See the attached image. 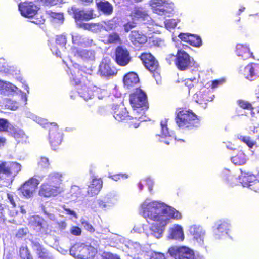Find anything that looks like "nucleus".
Wrapping results in <instances>:
<instances>
[{
    "label": "nucleus",
    "instance_id": "nucleus-1",
    "mask_svg": "<svg viewBox=\"0 0 259 259\" xmlns=\"http://www.w3.org/2000/svg\"><path fill=\"white\" fill-rule=\"evenodd\" d=\"M92 70L85 66L75 68L71 71L70 79L75 85H81L78 93L84 100H88L94 96L92 84L88 80V76L91 74Z\"/></svg>",
    "mask_w": 259,
    "mask_h": 259
},
{
    "label": "nucleus",
    "instance_id": "nucleus-2",
    "mask_svg": "<svg viewBox=\"0 0 259 259\" xmlns=\"http://www.w3.org/2000/svg\"><path fill=\"white\" fill-rule=\"evenodd\" d=\"M175 120L182 130H193L200 125L199 117L192 110L184 107L177 108Z\"/></svg>",
    "mask_w": 259,
    "mask_h": 259
},
{
    "label": "nucleus",
    "instance_id": "nucleus-3",
    "mask_svg": "<svg viewBox=\"0 0 259 259\" xmlns=\"http://www.w3.org/2000/svg\"><path fill=\"white\" fill-rule=\"evenodd\" d=\"M145 205H148V203H143L141 205L142 214L144 218L154 221L151 227V233L156 238H159L162 236L165 226L167 224V220L160 216L156 210L148 209V207L145 206Z\"/></svg>",
    "mask_w": 259,
    "mask_h": 259
},
{
    "label": "nucleus",
    "instance_id": "nucleus-4",
    "mask_svg": "<svg viewBox=\"0 0 259 259\" xmlns=\"http://www.w3.org/2000/svg\"><path fill=\"white\" fill-rule=\"evenodd\" d=\"M129 101L135 113H138V109H140L141 113L145 114L149 108L147 95L140 88H136L130 94Z\"/></svg>",
    "mask_w": 259,
    "mask_h": 259
},
{
    "label": "nucleus",
    "instance_id": "nucleus-5",
    "mask_svg": "<svg viewBox=\"0 0 259 259\" xmlns=\"http://www.w3.org/2000/svg\"><path fill=\"white\" fill-rule=\"evenodd\" d=\"M144 206L148 207V209L156 210L160 216L167 220V223L170 218L178 220L182 218L181 214L178 211L165 205L163 203L152 201Z\"/></svg>",
    "mask_w": 259,
    "mask_h": 259
},
{
    "label": "nucleus",
    "instance_id": "nucleus-6",
    "mask_svg": "<svg viewBox=\"0 0 259 259\" xmlns=\"http://www.w3.org/2000/svg\"><path fill=\"white\" fill-rule=\"evenodd\" d=\"M240 73L244 77L251 81L252 88L255 90L259 91V63H250L240 70Z\"/></svg>",
    "mask_w": 259,
    "mask_h": 259
},
{
    "label": "nucleus",
    "instance_id": "nucleus-7",
    "mask_svg": "<svg viewBox=\"0 0 259 259\" xmlns=\"http://www.w3.org/2000/svg\"><path fill=\"white\" fill-rule=\"evenodd\" d=\"M44 127L49 131V140L52 148L56 150L60 145L63 140V133L55 122H45Z\"/></svg>",
    "mask_w": 259,
    "mask_h": 259
},
{
    "label": "nucleus",
    "instance_id": "nucleus-8",
    "mask_svg": "<svg viewBox=\"0 0 259 259\" xmlns=\"http://www.w3.org/2000/svg\"><path fill=\"white\" fill-rule=\"evenodd\" d=\"M175 64L179 70L185 71L192 67L194 61L186 52L179 50L175 55Z\"/></svg>",
    "mask_w": 259,
    "mask_h": 259
},
{
    "label": "nucleus",
    "instance_id": "nucleus-9",
    "mask_svg": "<svg viewBox=\"0 0 259 259\" xmlns=\"http://www.w3.org/2000/svg\"><path fill=\"white\" fill-rule=\"evenodd\" d=\"M29 224L39 235H47L51 232L47 221L39 215L33 216L29 221Z\"/></svg>",
    "mask_w": 259,
    "mask_h": 259
},
{
    "label": "nucleus",
    "instance_id": "nucleus-10",
    "mask_svg": "<svg viewBox=\"0 0 259 259\" xmlns=\"http://www.w3.org/2000/svg\"><path fill=\"white\" fill-rule=\"evenodd\" d=\"M145 67L153 74L158 73L159 71L158 61L150 53L143 52L139 56Z\"/></svg>",
    "mask_w": 259,
    "mask_h": 259
},
{
    "label": "nucleus",
    "instance_id": "nucleus-11",
    "mask_svg": "<svg viewBox=\"0 0 259 259\" xmlns=\"http://www.w3.org/2000/svg\"><path fill=\"white\" fill-rule=\"evenodd\" d=\"M168 253L175 259H194V251L186 246H172L168 250Z\"/></svg>",
    "mask_w": 259,
    "mask_h": 259
},
{
    "label": "nucleus",
    "instance_id": "nucleus-12",
    "mask_svg": "<svg viewBox=\"0 0 259 259\" xmlns=\"http://www.w3.org/2000/svg\"><path fill=\"white\" fill-rule=\"evenodd\" d=\"M114 61L120 66H125L131 61L128 50L122 46H117L114 52Z\"/></svg>",
    "mask_w": 259,
    "mask_h": 259
},
{
    "label": "nucleus",
    "instance_id": "nucleus-13",
    "mask_svg": "<svg viewBox=\"0 0 259 259\" xmlns=\"http://www.w3.org/2000/svg\"><path fill=\"white\" fill-rule=\"evenodd\" d=\"M39 184V182L37 179L31 178L22 185L19 190L24 197L30 198L32 196Z\"/></svg>",
    "mask_w": 259,
    "mask_h": 259
},
{
    "label": "nucleus",
    "instance_id": "nucleus-14",
    "mask_svg": "<svg viewBox=\"0 0 259 259\" xmlns=\"http://www.w3.org/2000/svg\"><path fill=\"white\" fill-rule=\"evenodd\" d=\"M18 7L21 14L26 18H33L38 10V8L32 2L20 3Z\"/></svg>",
    "mask_w": 259,
    "mask_h": 259
},
{
    "label": "nucleus",
    "instance_id": "nucleus-15",
    "mask_svg": "<svg viewBox=\"0 0 259 259\" xmlns=\"http://www.w3.org/2000/svg\"><path fill=\"white\" fill-rule=\"evenodd\" d=\"M60 192V186L53 185L46 182L42 183L40 186L38 194L41 197L48 198L55 196Z\"/></svg>",
    "mask_w": 259,
    "mask_h": 259
},
{
    "label": "nucleus",
    "instance_id": "nucleus-16",
    "mask_svg": "<svg viewBox=\"0 0 259 259\" xmlns=\"http://www.w3.org/2000/svg\"><path fill=\"white\" fill-rule=\"evenodd\" d=\"M21 170V165L18 162L7 163L4 161V174L11 179H13Z\"/></svg>",
    "mask_w": 259,
    "mask_h": 259
},
{
    "label": "nucleus",
    "instance_id": "nucleus-17",
    "mask_svg": "<svg viewBox=\"0 0 259 259\" xmlns=\"http://www.w3.org/2000/svg\"><path fill=\"white\" fill-rule=\"evenodd\" d=\"M129 38L132 44L137 48L142 47L147 41V36L138 30L132 31Z\"/></svg>",
    "mask_w": 259,
    "mask_h": 259
},
{
    "label": "nucleus",
    "instance_id": "nucleus-18",
    "mask_svg": "<svg viewBox=\"0 0 259 259\" xmlns=\"http://www.w3.org/2000/svg\"><path fill=\"white\" fill-rule=\"evenodd\" d=\"M178 36L182 41L195 47H199L202 44L201 37L195 34L181 33Z\"/></svg>",
    "mask_w": 259,
    "mask_h": 259
},
{
    "label": "nucleus",
    "instance_id": "nucleus-19",
    "mask_svg": "<svg viewBox=\"0 0 259 259\" xmlns=\"http://www.w3.org/2000/svg\"><path fill=\"white\" fill-rule=\"evenodd\" d=\"M75 253V255L80 259H89L93 256L91 253L90 249H93L94 248L87 245H78L74 247Z\"/></svg>",
    "mask_w": 259,
    "mask_h": 259
},
{
    "label": "nucleus",
    "instance_id": "nucleus-20",
    "mask_svg": "<svg viewBox=\"0 0 259 259\" xmlns=\"http://www.w3.org/2000/svg\"><path fill=\"white\" fill-rule=\"evenodd\" d=\"M99 72L102 76L107 77L114 76L117 73V69L109 62H102L99 66Z\"/></svg>",
    "mask_w": 259,
    "mask_h": 259
},
{
    "label": "nucleus",
    "instance_id": "nucleus-21",
    "mask_svg": "<svg viewBox=\"0 0 259 259\" xmlns=\"http://www.w3.org/2000/svg\"><path fill=\"white\" fill-rule=\"evenodd\" d=\"M236 53L237 55L241 57L243 60H247L250 58L254 59L252 52H251L249 48L242 44H238L236 46Z\"/></svg>",
    "mask_w": 259,
    "mask_h": 259
},
{
    "label": "nucleus",
    "instance_id": "nucleus-22",
    "mask_svg": "<svg viewBox=\"0 0 259 259\" xmlns=\"http://www.w3.org/2000/svg\"><path fill=\"white\" fill-rule=\"evenodd\" d=\"M113 116L118 121L128 120L130 117L126 108L123 106H115L114 107Z\"/></svg>",
    "mask_w": 259,
    "mask_h": 259
},
{
    "label": "nucleus",
    "instance_id": "nucleus-23",
    "mask_svg": "<svg viewBox=\"0 0 259 259\" xmlns=\"http://www.w3.org/2000/svg\"><path fill=\"white\" fill-rule=\"evenodd\" d=\"M123 82L125 87L127 89H130L139 82V78L137 73L130 72L124 76Z\"/></svg>",
    "mask_w": 259,
    "mask_h": 259
},
{
    "label": "nucleus",
    "instance_id": "nucleus-24",
    "mask_svg": "<svg viewBox=\"0 0 259 259\" xmlns=\"http://www.w3.org/2000/svg\"><path fill=\"white\" fill-rule=\"evenodd\" d=\"M103 181L101 178H94L89 186L87 193L91 196L97 195L102 188Z\"/></svg>",
    "mask_w": 259,
    "mask_h": 259
},
{
    "label": "nucleus",
    "instance_id": "nucleus-25",
    "mask_svg": "<svg viewBox=\"0 0 259 259\" xmlns=\"http://www.w3.org/2000/svg\"><path fill=\"white\" fill-rule=\"evenodd\" d=\"M97 8L99 11L102 12L103 14L109 15L113 12V7L108 1L101 0L97 1L96 3Z\"/></svg>",
    "mask_w": 259,
    "mask_h": 259
},
{
    "label": "nucleus",
    "instance_id": "nucleus-26",
    "mask_svg": "<svg viewBox=\"0 0 259 259\" xmlns=\"http://www.w3.org/2000/svg\"><path fill=\"white\" fill-rule=\"evenodd\" d=\"M133 21L147 20L149 15L142 8L135 7L130 15Z\"/></svg>",
    "mask_w": 259,
    "mask_h": 259
},
{
    "label": "nucleus",
    "instance_id": "nucleus-27",
    "mask_svg": "<svg viewBox=\"0 0 259 259\" xmlns=\"http://www.w3.org/2000/svg\"><path fill=\"white\" fill-rule=\"evenodd\" d=\"M214 96L209 92H199L196 94V101L199 104L206 105L208 102L212 101Z\"/></svg>",
    "mask_w": 259,
    "mask_h": 259
},
{
    "label": "nucleus",
    "instance_id": "nucleus-28",
    "mask_svg": "<svg viewBox=\"0 0 259 259\" xmlns=\"http://www.w3.org/2000/svg\"><path fill=\"white\" fill-rule=\"evenodd\" d=\"M160 126H161V135L160 136L162 138H169L168 141L166 140H162L161 141L163 142L165 144L169 145L170 144V141L172 140V138L171 136L170 132L168 128V119H164L160 121Z\"/></svg>",
    "mask_w": 259,
    "mask_h": 259
},
{
    "label": "nucleus",
    "instance_id": "nucleus-29",
    "mask_svg": "<svg viewBox=\"0 0 259 259\" xmlns=\"http://www.w3.org/2000/svg\"><path fill=\"white\" fill-rule=\"evenodd\" d=\"M168 238L171 239H174L179 241H183L184 235L182 227L177 225L171 229V232L168 236Z\"/></svg>",
    "mask_w": 259,
    "mask_h": 259
},
{
    "label": "nucleus",
    "instance_id": "nucleus-30",
    "mask_svg": "<svg viewBox=\"0 0 259 259\" xmlns=\"http://www.w3.org/2000/svg\"><path fill=\"white\" fill-rule=\"evenodd\" d=\"M36 247V253L38 259H55L52 254L42 246L38 244Z\"/></svg>",
    "mask_w": 259,
    "mask_h": 259
},
{
    "label": "nucleus",
    "instance_id": "nucleus-31",
    "mask_svg": "<svg viewBox=\"0 0 259 259\" xmlns=\"http://www.w3.org/2000/svg\"><path fill=\"white\" fill-rule=\"evenodd\" d=\"M95 52L92 50L76 49L75 56L79 57L84 60L92 59L94 58Z\"/></svg>",
    "mask_w": 259,
    "mask_h": 259
},
{
    "label": "nucleus",
    "instance_id": "nucleus-32",
    "mask_svg": "<svg viewBox=\"0 0 259 259\" xmlns=\"http://www.w3.org/2000/svg\"><path fill=\"white\" fill-rule=\"evenodd\" d=\"M62 175L61 173L53 172L48 175L47 182L53 185L60 186L62 182Z\"/></svg>",
    "mask_w": 259,
    "mask_h": 259
},
{
    "label": "nucleus",
    "instance_id": "nucleus-33",
    "mask_svg": "<svg viewBox=\"0 0 259 259\" xmlns=\"http://www.w3.org/2000/svg\"><path fill=\"white\" fill-rule=\"evenodd\" d=\"M247 160V156L242 151H239L235 156L231 158L232 162L236 165L245 164Z\"/></svg>",
    "mask_w": 259,
    "mask_h": 259
},
{
    "label": "nucleus",
    "instance_id": "nucleus-34",
    "mask_svg": "<svg viewBox=\"0 0 259 259\" xmlns=\"http://www.w3.org/2000/svg\"><path fill=\"white\" fill-rule=\"evenodd\" d=\"M230 224L228 221L225 220H220L218 222L217 227L215 233L216 235H220V233L228 234L229 230Z\"/></svg>",
    "mask_w": 259,
    "mask_h": 259
},
{
    "label": "nucleus",
    "instance_id": "nucleus-35",
    "mask_svg": "<svg viewBox=\"0 0 259 259\" xmlns=\"http://www.w3.org/2000/svg\"><path fill=\"white\" fill-rule=\"evenodd\" d=\"M135 117L130 118L129 117V121L128 122V125L131 128H137L139 127L140 121L143 119V116L144 114L140 113V114L135 113V111H134Z\"/></svg>",
    "mask_w": 259,
    "mask_h": 259
},
{
    "label": "nucleus",
    "instance_id": "nucleus-36",
    "mask_svg": "<svg viewBox=\"0 0 259 259\" xmlns=\"http://www.w3.org/2000/svg\"><path fill=\"white\" fill-rule=\"evenodd\" d=\"M160 1L159 0L151 1V5L153 8L154 12L160 15H164L166 13V10L162 6H159Z\"/></svg>",
    "mask_w": 259,
    "mask_h": 259
},
{
    "label": "nucleus",
    "instance_id": "nucleus-37",
    "mask_svg": "<svg viewBox=\"0 0 259 259\" xmlns=\"http://www.w3.org/2000/svg\"><path fill=\"white\" fill-rule=\"evenodd\" d=\"M68 12L72 16L76 21L81 20L83 10H79L75 6H72L70 8H68Z\"/></svg>",
    "mask_w": 259,
    "mask_h": 259
},
{
    "label": "nucleus",
    "instance_id": "nucleus-38",
    "mask_svg": "<svg viewBox=\"0 0 259 259\" xmlns=\"http://www.w3.org/2000/svg\"><path fill=\"white\" fill-rule=\"evenodd\" d=\"M11 134L12 136L18 143L23 142L26 138V134L21 130H14Z\"/></svg>",
    "mask_w": 259,
    "mask_h": 259
},
{
    "label": "nucleus",
    "instance_id": "nucleus-39",
    "mask_svg": "<svg viewBox=\"0 0 259 259\" xmlns=\"http://www.w3.org/2000/svg\"><path fill=\"white\" fill-rule=\"evenodd\" d=\"M49 16L54 20L62 23L64 20V14L61 12H55L49 11L48 12Z\"/></svg>",
    "mask_w": 259,
    "mask_h": 259
},
{
    "label": "nucleus",
    "instance_id": "nucleus-40",
    "mask_svg": "<svg viewBox=\"0 0 259 259\" xmlns=\"http://www.w3.org/2000/svg\"><path fill=\"white\" fill-rule=\"evenodd\" d=\"M237 103L239 106L243 109L250 110L251 112H253L254 109L251 103L247 101L239 99L237 100Z\"/></svg>",
    "mask_w": 259,
    "mask_h": 259
},
{
    "label": "nucleus",
    "instance_id": "nucleus-41",
    "mask_svg": "<svg viewBox=\"0 0 259 259\" xmlns=\"http://www.w3.org/2000/svg\"><path fill=\"white\" fill-rule=\"evenodd\" d=\"M198 82V79L195 77H193L192 78H187L185 80H183L182 82V83L187 87L189 90H190L192 88L194 87L195 84H196Z\"/></svg>",
    "mask_w": 259,
    "mask_h": 259
},
{
    "label": "nucleus",
    "instance_id": "nucleus-42",
    "mask_svg": "<svg viewBox=\"0 0 259 259\" xmlns=\"http://www.w3.org/2000/svg\"><path fill=\"white\" fill-rule=\"evenodd\" d=\"M238 139L241 142L245 143L250 148H252L255 144V142L252 140L249 136L240 135L238 136Z\"/></svg>",
    "mask_w": 259,
    "mask_h": 259
},
{
    "label": "nucleus",
    "instance_id": "nucleus-43",
    "mask_svg": "<svg viewBox=\"0 0 259 259\" xmlns=\"http://www.w3.org/2000/svg\"><path fill=\"white\" fill-rule=\"evenodd\" d=\"M245 175H247V176L250 177V180H248V179H247L246 176H244V179L245 180H243V182L246 183L249 187H251V186H253V185L258 184V182H254L255 180V177L253 174H250L249 172L244 173Z\"/></svg>",
    "mask_w": 259,
    "mask_h": 259
},
{
    "label": "nucleus",
    "instance_id": "nucleus-44",
    "mask_svg": "<svg viewBox=\"0 0 259 259\" xmlns=\"http://www.w3.org/2000/svg\"><path fill=\"white\" fill-rule=\"evenodd\" d=\"M20 259H33L27 248L22 247L19 250Z\"/></svg>",
    "mask_w": 259,
    "mask_h": 259
},
{
    "label": "nucleus",
    "instance_id": "nucleus-45",
    "mask_svg": "<svg viewBox=\"0 0 259 259\" xmlns=\"http://www.w3.org/2000/svg\"><path fill=\"white\" fill-rule=\"evenodd\" d=\"M94 11L93 9H90L86 12L83 10L81 20L88 21L94 18L95 17Z\"/></svg>",
    "mask_w": 259,
    "mask_h": 259
},
{
    "label": "nucleus",
    "instance_id": "nucleus-46",
    "mask_svg": "<svg viewBox=\"0 0 259 259\" xmlns=\"http://www.w3.org/2000/svg\"><path fill=\"white\" fill-rule=\"evenodd\" d=\"M81 223L82 226L83 227L84 229L86 231H87L91 233H93L95 231V229L94 227L89 221H88L84 219H82L81 220Z\"/></svg>",
    "mask_w": 259,
    "mask_h": 259
},
{
    "label": "nucleus",
    "instance_id": "nucleus-47",
    "mask_svg": "<svg viewBox=\"0 0 259 259\" xmlns=\"http://www.w3.org/2000/svg\"><path fill=\"white\" fill-rule=\"evenodd\" d=\"M38 166L40 168H48L50 166L49 159L45 156L41 157L38 161Z\"/></svg>",
    "mask_w": 259,
    "mask_h": 259
},
{
    "label": "nucleus",
    "instance_id": "nucleus-48",
    "mask_svg": "<svg viewBox=\"0 0 259 259\" xmlns=\"http://www.w3.org/2000/svg\"><path fill=\"white\" fill-rule=\"evenodd\" d=\"M9 124L7 119L0 118V132H7L9 127Z\"/></svg>",
    "mask_w": 259,
    "mask_h": 259
},
{
    "label": "nucleus",
    "instance_id": "nucleus-49",
    "mask_svg": "<svg viewBox=\"0 0 259 259\" xmlns=\"http://www.w3.org/2000/svg\"><path fill=\"white\" fill-rule=\"evenodd\" d=\"M149 259H168L164 253L157 252V251H152L151 254L149 256Z\"/></svg>",
    "mask_w": 259,
    "mask_h": 259
},
{
    "label": "nucleus",
    "instance_id": "nucleus-50",
    "mask_svg": "<svg viewBox=\"0 0 259 259\" xmlns=\"http://www.w3.org/2000/svg\"><path fill=\"white\" fill-rule=\"evenodd\" d=\"M7 198L12 207L15 208L16 206L15 200L18 198L17 195L14 192H9L7 194Z\"/></svg>",
    "mask_w": 259,
    "mask_h": 259
},
{
    "label": "nucleus",
    "instance_id": "nucleus-51",
    "mask_svg": "<svg viewBox=\"0 0 259 259\" xmlns=\"http://www.w3.org/2000/svg\"><path fill=\"white\" fill-rule=\"evenodd\" d=\"M33 18V20L32 22L37 24H43L45 21V19L42 15L40 13H38L37 12L36 14L35 15Z\"/></svg>",
    "mask_w": 259,
    "mask_h": 259
},
{
    "label": "nucleus",
    "instance_id": "nucleus-52",
    "mask_svg": "<svg viewBox=\"0 0 259 259\" xmlns=\"http://www.w3.org/2000/svg\"><path fill=\"white\" fill-rule=\"evenodd\" d=\"M120 41V37L116 33H112L108 36V41L109 43H116Z\"/></svg>",
    "mask_w": 259,
    "mask_h": 259
},
{
    "label": "nucleus",
    "instance_id": "nucleus-53",
    "mask_svg": "<svg viewBox=\"0 0 259 259\" xmlns=\"http://www.w3.org/2000/svg\"><path fill=\"white\" fill-rule=\"evenodd\" d=\"M150 41L152 45L155 47H161L164 44L163 40L159 37H152Z\"/></svg>",
    "mask_w": 259,
    "mask_h": 259
},
{
    "label": "nucleus",
    "instance_id": "nucleus-54",
    "mask_svg": "<svg viewBox=\"0 0 259 259\" xmlns=\"http://www.w3.org/2000/svg\"><path fill=\"white\" fill-rule=\"evenodd\" d=\"M135 21L132 20V21L128 22L125 24H124V30L126 32H128L132 29L136 27V23Z\"/></svg>",
    "mask_w": 259,
    "mask_h": 259
},
{
    "label": "nucleus",
    "instance_id": "nucleus-55",
    "mask_svg": "<svg viewBox=\"0 0 259 259\" xmlns=\"http://www.w3.org/2000/svg\"><path fill=\"white\" fill-rule=\"evenodd\" d=\"M56 42L60 46H64L66 42L67 39L65 36L63 35H58L56 38Z\"/></svg>",
    "mask_w": 259,
    "mask_h": 259
},
{
    "label": "nucleus",
    "instance_id": "nucleus-56",
    "mask_svg": "<svg viewBox=\"0 0 259 259\" xmlns=\"http://www.w3.org/2000/svg\"><path fill=\"white\" fill-rule=\"evenodd\" d=\"M102 259H120L117 254L111 252H104L102 255Z\"/></svg>",
    "mask_w": 259,
    "mask_h": 259
},
{
    "label": "nucleus",
    "instance_id": "nucleus-57",
    "mask_svg": "<svg viewBox=\"0 0 259 259\" xmlns=\"http://www.w3.org/2000/svg\"><path fill=\"white\" fill-rule=\"evenodd\" d=\"M28 230L27 227L20 228L16 233V236L18 238H22L27 235Z\"/></svg>",
    "mask_w": 259,
    "mask_h": 259
},
{
    "label": "nucleus",
    "instance_id": "nucleus-58",
    "mask_svg": "<svg viewBox=\"0 0 259 259\" xmlns=\"http://www.w3.org/2000/svg\"><path fill=\"white\" fill-rule=\"evenodd\" d=\"M70 233L75 236H79L81 234V229L78 226H73L70 229Z\"/></svg>",
    "mask_w": 259,
    "mask_h": 259
},
{
    "label": "nucleus",
    "instance_id": "nucleus-59",
    "mask_svg": "<svg viewBox=\"0 0 259 259\" xmlns=\"http://www.w3.org/2000/svg\"><path fill=\"white\" fill-rule=\"evenodd\" d=\"M165 25L167 28L170 29L175 28L177 24L174 19H168L166 20Z\"/></svg>",
    "mask_w": 259,
    "mask_h": 259
},
{
    "label": "nucleus",
    "instance_id": "nucleus-60",
    "mask_svg": "<svg viewBox=\"0 0 259 259\" xmlns=\"http://www.w3.org/2000/svg\"><path fill=\"white\" fill-rule=\"evenodd\" d=\"M128 177V175L125 174H118L111 176L112 179L115 181H117L120 179H126Z\"/></svg>",
    "mask_w": 259,
    "mask_h": 259
},
{
    "label": "nucleus",
    "instance_id": "nucleus-61",
    "mask_svg": "<svg viewBox=\"0 0 259 259\" xmlns=\"http://www.w3.org/2000/svg\"><path fill=\"white\" fill-rule=\"evenodd\" d=\"M4 209L2 205L0 204V222L4 223L6 221L4 213Z\"/></svg>",
    "mask_w": 259,
    "mask_h": 259
},
{
    "label": "nucleus",
    "instance_id": "nucleus-62",
    "mask_svg": "<svg viewBox=\"0 0 259 259\" xmlns=\"http://www.w3.org/2000/svg\"><path fill=\"white\" fill-rule=\"evenodd\" d=\"M94 26L95 24L92 23H83L81 25V27L86 30H91Z\"/></svg>",
    "mask_w": 259,
    "mask_h": 259
},
{
    "label": "nucleus",
    "instance_id": "nucleus-63",
    "mask_svg": "<svg viewBox=\"0 0 259 259\" xmlns=\"http://www.w3.org/2000/svg\"><path fill=\"white\" fill-rule=\"evenodd\" d=\"M45 5L53 6L57 4V2L56 0H41Z\"/></svg>",
    "mask_w": 259,
    "mask_h": 259
},
{
    "label": "nucleus",
    "instance_id": "nucleus-64",
    "mask_svg": "<svg viewBox=\"0 0 259 259\" xmlns=\"http://www.w3.org/2000/svg\"><path fill=\"white\" fill-rule=\"evenodd\" d=\"M223 81L221 80H214L212 81L211 87L212 89L216 88L219 85L221 84Z\"/></svg>",
    "mask_w": 259,
    "mask_h": 259
}]
</instances>
